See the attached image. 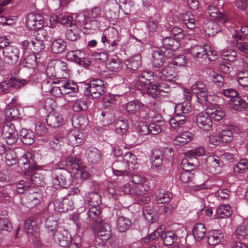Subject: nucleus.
Segmentation results:
<instances>
[{
    "mask_svg": "<svg viewBox=\"0 0 248 248\" xmlns=\"http://www.w3.org/2000/svg\"><path fill=\"white\" fill-rule=\"evenodd\" d=\"M88 217L93 221L92 228L98 231V237L103 242L108 240V232L106 228L107 224H103L100 207H91L88 212Z\"/></svg>",
    "mask_w": 248,
    "mask_h": 248,
    "instance_id": "obj_1",
    "label": "nucleus"
},
{
    "mask_svg": "<svg viewBox=\"0 0 248 248\" xmlns=\"http://www.w3.org/2000/svg\"><path fill=\"white\" fill-rule=\"evenodd\" d=\"M192 110L191 102L185 101L176 105L174 109L175 115L171 118L169 121L170 126L177 130L183 129L186 123V117L182 114H187Z\"/></svg>",
    "mask_w": 248,
    "mask_h": 248,
    "instance_id": "obj_2",
    "label": "nucleus"
},
{
    "mask_svg": "<svg viewBox=\"0 0 248 248\" xmlns=\"http://www.w3.org/2000/svg\"><path fill=\"white\" fill-rule=\"evenodd\" d=\"M53 239L60 246L66 248H78L80 239L72 238L67 231L62 228L57 230L53 234Z\"/></svg>",
    "mask_w": 248,
    "mask_h": 248,
    "instance_id": "obj_3",
    "label": "nucleus"
},
{
    "mask_svg": "<svg viewBox=\"0 0 248 248\" xmlns=\"http://www.w3.org/2000/svg\"><path fill=\"white\" fill-rule=\"evenodd\" d=\"M107 83L100 79H93L85 85V93L88 96L97 98L106 91Z\"/></svg>",
    "mask_w": 248,
    "mask_h": 248,
    "instance_id": "obj_4",
    "label": "nucleus"
},
{
    "mask_svg": "<svg viewBox=\"0 0 248 248\" xmlns=\"http://www.w3.org/2000/svg\"><path fill=\"white\" fill-rule=\"evenodd\" d=\"M173 156L174 151L172 147H166L163 151L159 149L155 148L152 152V166L157 168L161 166L164 159L170 160L173 158Z\"/></svg>",
    "mask_w": 248,
    "mask_h": 248,
    "instance_id": "obj_5",
    "label": "nucleus"
},
{
    "mask_svg": "<svg viewBox=\"0 0 248 248\" xmlns=\"http://www.w3.org/2000/svg\"><path fill=\"white\" fill-rule=\"evenodd\" d=\"M1 137L8 145L15 144L18 139V132L16 124L11 122H4L2 127Z\"/></svg>",
    "mask_w": 248,
    "mask_h": 248,
    "instance_id": "obj_6",
    "label": "nucleus"
},
{
    "mask_svg": "<svg viewBox=\"0 0 248 248\" xmlns=\"http://www.w3.org/2000/svg\"><path fill=\"white\" fill-rule=\"evenodd\" d=\"M52 184L56 188H67L71 184V175L65 170L52 172Z\"/></svg>",
    "mask_w": 248,
    "mask_h": 248,
    "instance_id": "obj_7",
    "label": "nucleus"
},
{
    "mask_svg": "<svg viewBox=\"0 0 248 248\" xmlns=\"http://www.w3.org/2000/svg\"><path fill=\"white\" fill-rule=\"evenodd\" d=\"M138 77L139 81L136 84L137 90L141 91L143 93H146L147 94V90L153 85L152 84L154 80L153 73L144 71L140 73Z\"/></svg>",
    "mask_w": 248,
    "mask_h": 248,
    "instance_id": "obj_8",
    "label": "nucleus"
},
{
    "mask_svg": "<svg viewBox=\"0 0 248 248\" xmlns=\"http://www.w3.org/2000/svg\"><path fill=\"white\" fill-rule=\"evenodd\" d=\"M170 91V86L166 82H161L154 84L147 90V94L153 98H157L159 96H166Z\"/></svg>",
    "mask_w": 248,
    "mask_h": 248,
    "instance_id": "obj_9",
    "label": "nucleus"
},
{
    "mask_svg": "<svg viewBox=\"0 0 248 248\" xmlns=\"http://www.w3.org/2000/svg\"><path fill=\"white\" fill-rule=\"evenodd\" d=\"M86 54L81 49H77L69 51L66 54V57L83 67H87L90 64L89 59L85 57Z\"/></svg>",
    "mask_w": 248,
    "mask_h": 248,
    "instance_id": "obj_10",
    "label": "nucleus"
},
{
    "mask_svg": "<svg viewBox=\"0 0 248 248\" xmlns=\"http://www.w3.org/2000/svg\"><path fill=\"white\" fill-rule=\"evenodd\" d=\"M149 189V186L145 184H136L131 186L130 184L127 183L123 187L124 193L135 196L145 195Z\"/></svg>",
    "mask_w": 248,
    "mask_h": 248,
    "instance_id": "obj_11",
    "label": "nucleus"
},
{
    "mask_svg": "<svg viewBox=\"0 0 248 248\" xmlns=\"http://www.w3.org/2000/svg\"><path fill=\"white\" fill-rule=\"evenodd\" d=\"M161 49L167 53V57L171 58L173 55L175 50L178 49L180 46V43L179 41L174 39L171 37H166L161 40Z\"/></svg>",
    "mask_w": 248,
    "mask_h": 248,
    "instance_id": "obj_12",
    "label": "nucleus"
},
{
    "mask_svg": "<svg viewBox=\"0 0 248 248\" xmlns=\"http://www.w3.org/2000/svg\"><path fill=\"white\" fill-rule=\"evenodd\" d=\"M26 23L27 28L30 30H37L43 27L45 22L44 18L41 15L31 13L26 17Z\"/></svg>",
    "mask_w": 248,
    "mask_h": 248,
    "instance_id": "obj_13",
    "label": "nucleus"
},
{
    "mask_svg": "<svg viewBox=\"0 0 248 248\" xmlns=\"http://www.w3.org/2000/svg\"><path fill=\"white\" fill-rule=\"evenodd\" d=\"M4 60L9 64L16 63L19 58V50L13 46H9L2 51Z\"/></svg>",
    "mask_w": 248,
    "mask_h": 248,
    "instance_id": "obj_14",
    "label": "nucleus"
},
{
    "mask_svg": "<svg viewBox=\"0 0 248 248\" xmlns=\"http://www.w3.org/2000/svg\"><path fill=\"white\" fill-rule=\"evenodd\" d=\"M34 159V155L31 153L27 152L20 157L18 160V164L20 165H23L25 170L32 171L37 168Z\"/></svg>",
    "mask_w": 248,
    "mask_h": 248,
    "instance_id": "obj_15",
    "label": "nucleus"
},
{
    "mask_svg": "<svg viewBox=\"0 0 248 248\" xmlns=\"http://www.w3.org/2000/svg\"><path fill=\"white\" fill-rule=\"evenodd\" d=\"M77 24L79 23L80 27L82 28V31L84 34H91L97 30L98 28V22L97 20L87 19V18L84 20L77 21Z\"/></svg>",
    "mask_w": 248,
    "mask_h": 248,
    "instance_id": "obj_16",
    "label": "nucleus"
},
{
    "mask_svg": "<svg viewBox=\"0 0 248 248\" xmlns=\"http://www.w3.org/2000/svg\"><path fill=\"white\" fill-rule=\"evenodd\" d=\"M196 121L197 126L203 130L208 131L211 128L212 122L207 112L199 113Z\"/></svg>",
    "mask_w": 248,
    "mask_h": 248,
    "instance_id": "obj_17",
    "label": "nucleus"
},
{
    "mask_svg": "<svg viewBox=\"0 0 248 248\" xmlns=\"http://www.w3.org/2000/svg\"><path fill=\"white\" fill-rule=\"evenodd\" d=\"M54 209L55 211L59 212H66L72 210L73 202L68 198L63 199H56L54 201Z\"/></svg>",
    "mask_w": 248,
    "mask_h": 248,
    "instance_id": "obj_18",
    "label": "nucleus"
},
{
    "mask_svg": "<svg viewBox=\"0 0 248 248\" xmlns=\"http://www.w3.org/2000/svg\"><path fill=\"white\" fill-rule=\"evenodd\" d=\"M159 73L160 78L166 81H171L177 76L175 67L171 65L164 67Z\"/></svg>",
    "mask_w": 248,
    "mask_h": 248,
    "instance_id": "obj_19",
    "label": "nucleus"
},
{
    "mask_svg": "<svg viewBox=\"0 0 248 248\" xmlns=\"http://www.w3.org/2000/svg\"><path fill=\"white\" fill-rule=\"evenodd\" d=\"M167 53L162 49H157L154 51L152 55L151 62L155 68H160L164 63V57H167Z\"/></svg>",
    "mask_w": 248,
    "mask_h": 248,
    "instance_id": "obj_20",
    "label": "nucleus"
},
{
    "mask_svg": "<svg viewBox=\"0 0 248 248\" xmlns=\"http://www.w3.org/2000/svg\"><path fill=\"white\" fill-rule=\"evenodd\" d=\"M205 33L209 36H214L222 30L219 22L208 21L204 24L203 27Z\"/></svg>",
    "mask_w": 248,
    "mask_h": 248,
    "instance_id": "obj_21",
    "label": "nucleus"
},
{
    "mask_svg": "<svg viewBox=\"0 0 248 248\" xmlns=\"http://www.w3.org/2000/svg\"><path fill=\"white\" fill-rule=\"evenodd\" d=\"M208 13L210 16L215 18H216L218 22L221 24H224L229 21L227 16L220 12L218 8L214 5H210L208 6Z\"/></svg>",
    "mask_w": 248,
    "mask_h": 248,
    "instance_id": "obj_22",
    "label": "nucleus"
},
{
    "mask_svg": "<svg viewBox=\"0 0 248 248\" xmlns=\"http://www.w3.org/2000/svg\"><path fill=\"white\" fill-rule=\"evenodd\" d=\"M82 163L79 157L75 155H68L66 158V166L71 169L73 173L79 169L82 166Z\"/></svg>",
    "mask_w": 248,
    "mask_h": 248,
    "instance_id": "obj_23",
    "label": "nucleus"
},
{
    "mask_svg": "<svg viewBox=\"0 0 248 248\" xmlns=\"http://www.w3.org/2000/svg\"><path fill=\"white\" fill-rule=\"evenodd\" d=\"M193 138V134L189 131L181 132L173 140V143L176 145L184 146L190 142Z\"/></svg>",
    "mask_w": 248,
    "mask_h": 248,
    "instance_id": "obj_24",
    "label": "nucleus"
},
{
    "mask_svg": "<svg viewBox=\"0 0 248 248\" xmlns=\"http://www.w3.org/2000/svg\"><path fill=\"white\" fill-rule=\"evenodd\" d=\"M69 143L73 146H78L83 143V134L76 130L70 132L67 135Z\"/></svg>",
    "mask_w": 248,
    "mask_h": 248,
    "instance_id": "obj_25",
    "label": "nucleus"
},
{
    "mask_svg": "<svg viewBox=\"0 0 248 248\" xmlns=\"http://www.w3.org/2000/svg\"><path fill=\"white\" fill-rule=\"evenodd\" d=\"M100 9L99 7H95L91 11L85 13H80L77 16V21L84 20L86 18L87 19L96 20L95 18L99 17L100 15Z\"/></svg>",
    "mask_w": 248,
    "mask_h": 248,
    "instance_id": "obj_26",
    "label": "nucleus"
},
{
    "mask_svg": "<svg viewBox=\"0 0 248 248\" xmlns=\"http://www.w3.org/2000/svg\"><path fill=\"white\" fill-rule=\"evenodd\" d=\"M230 105L232 108L237 111H243L247 108V103L237 94L230 100Z\"/></svg>",
    "mask_w": 248,
    "mask_h": 248,
    "instance_id": "obj_27",
    "label": "nucleus"
},
{
    "mask_svg": "<svg viewBox=\"0 0 248 248\" xmlns=\"http://www.w3.org/2000/svg\"><path fill=\"white\" fill-rule=\"evenodd\" d=\"M51 18H53V20H55L57 22L67 27H71L76 22L73 20L72 17L64 14H57L51 16Z\"/></svg>",
    "mask_w": 248,
    "mask_h": 248,
    "instance_id": "obj_28",
    "label": "nucleus"
},
{
    "mask_svg": "<svg viewBox=\"0 0 248 248\" xmlns=\"http://www.w3.org/2000/svg\"><path fill=\"white\" fill-rule=\"evenodd\" d=\"M88 161L93 164L99 163L101 159L102 153L100 150L95 147H90L87 150Z\"/></svg>",
    "mask_w": 248,
    "mask_h": 248,
    "instance_id": "obj_29",
    "label": "nucleus"
},
{
    "mask_svg": "<svg viewBox=\"0 0 248 248\" xmlns=\"http://www.w3.org/2000/svg\"><path fill=\"white\" fill-rule=\"evenodd\" d=\"M46 122L48 126L58 128L63 123V118L60 114H49L46 117Z\"/></svg>",
    "mask_w": 248,
    "mask_h": 248,
    "instance_id": "obj_30",
    "label": "nucleus"
},
{
    "mask_svg": "<svg viewBox=\"0 0 248 248\" xmlns=\"http://www.w3.org/2000/svg\"><path fill=\"white\" fill-rule=\"evenodd\" d=\"M20 137L23 144L30 145L34 142L35 135L31 130L22 129L20 132Z\"/></svg>",
    "mask_w": 248,
    "mask_h": 248,
    "instance_id": "obj_31",
    "label": "nucleus"
},
{
    "mask_svg": "<svg viewBox=\"0 0 248 248\" xmlns=\"http://www.w3.org/2000/svg\"><path fill=\"white\" fill-rule=\"evenodd\" d=\"M57 225L58 217L56 216L50 215L46 218L45 228L48 232L53 234L57 230H59L60 228H57Z\"/></svg>",
    "mask_w": 248,
    "mask_h": 248,
    "instance_id": "obj_32",
    "label": "nucleus"
},
{
    "mask_svg": "<svg viewBox=\"0 0 248 248\" xmlns=\"http://www.w3.org/2000/svg\"><path fill=\"white\" fill-rule=\"evenodd\" d=\"M217 218H226L231 216L232 210L229 204H223L219 206L216 210Z\"/></svg>",
    "mask_w": 248,
    "mask_h": 248,
    "instance_id": "obj_33",
    "label": "nucleus"
},
{
    "mask_svg": "<svg viewBox=\"0 0 248 248\" xmlns=\"http://www.w3.org/2000/svg\"><path fill=\"white\" fill-rule=\"evenodd\" d=\"M18 109L15 107L7 108L5 111L4 122L17 123L16 119L19 117Z\"/></svg>",
    "mask_w": 248,
    "mask_h": 248,
    "instance_id": "obj_34",
    "label": "nucleus"
},
{
    "mask_svg": "<svg viewBox=\"0 0 248 248\" xmlns=\"http://www.w3.org/2000/svg\"><path fill=\"white\" fill-rule=\"evenodd\" d=\"M66 48V43L63 39L58 38L52 41L51 45L52 51L55 53H61Z\"/></svg>",
    "mask_w": 248,
    "mask_h": 248,
    "instance_id": "obj_35",
    "label": "nucleus"
},
{
    "mask_svg": "<svg viewBox=\"0 0 248 248\" xmlns=\"http://www.w3.org/2000/svg\"><path fill=\"white\" fill-rule=\"evenodd\" d=\"M131 225V220L123 216L119 217L116 221L117 229L120 232H124Z\"/></svg>",
    "mask_w": 248,
    "mask_h": 248,
    "instance_id": "obj_36",
    "label": "nucleus"
},
{
    "mask_svg": "<svg viewBox=\"0 0 248 248\" xmlns=\"http://www.w3.org/2000/svg\"><path fill=\"white\" fill-rule=\"evenodd\" d=\"M144 107V104L136 100L128 102L126 106V109L128 113L134 114L140 111Z\"/></svg>",
    "mask_w": 248,
    "mask_h": 248,
    "instance_id": "obj_37",
    "label": "nucleus"
},
{
    "mask_svg": "<svg viewBox=\"0 0 248 248\" xmlns=\"http://www.w3.org/2000/svg\"><path fill=\"white\" fill-rule=\"evenodd\" d=\"M141 56L136 55L125 61V64L127 68L133 71L137 70L140 67L141 64Z\"/></svg>",
    "mask_w": 248,
    "mask_h": 248,
    "instance_id": "obj_38",
    "label": "nucleus"
},
{
    "mask_svg": "<svg viewBox=\"0 0 248 248\" xmlns=\"http://www.w3.org/2000/svg\"><path fill=\"white\" fill-rule=\"evenodd\" d=\"M171 197V193L166 192L163 189H159L155 192V200L159 204L169 202Z\"/></svg>",
    "mask_w": 248,
    "mask_h": 248,
    "instance_id": "obj_39",
    "label": "nucleus"
},
{
    "mask_svg": "<svg viewBox=\"0 0 248 248\" xmlns=\"http://www.w3.org/2000/svg\"><path fill=\"white\" fill-rule=\"evenodd\" d=\"M24 227L27 233L30 235H33L37 232V227L33 217L25 220Z\"/></svg>",
    "mask_w": 248,
    "mask_h": 248,
    "instance_id": "obj_40",
    "label": "nucleus"
},
{
    "mask_svg": "<svg viewBox=\"0 0 248 248\" xmlns=\"http://www.w3.org/2000/svg\"><path fill=\"white\" fill-rule=\"evenodd\" d=\"M160 236L164 244L166 246H170L173 244L177 240V236L172 231L162 232Z\"/></svg>",
    "mask_w": 248,
    "mask_h": 248,
    "instance_id": "obj_41",
    "label": "nucleus"
},
{
    "mask_svg": "<svg viewBox=\"0 0 248 248\" xmlns=\"http://www.w3.org/2000/svg\"><path fill=\"white\" fill-rule=\"evenodd\" d=\"M192 232L196 240L200 241L205 237L206 230L202 223H199L194 226Z\"/></svg>",
    "mask_w": 248,
    "mask_h": 248,
    "instance_id": "obj_42",
    "label": "nucleus"
},
{
    "mask_svg": "<svg viewBox=\"0 0 248 248\" xmlns=\"http://www.w3.org/2000/svg\"><path fill=\"white\" fill-rule=\"evenodd\" d=\"M223 238V234L219 232L217 230H214L211 232L207 237V242L210 245H216L218 244Z\"/></svg>",
    "mask_w": 248,
    "mask_h": 248,
    "instance_id": "obj_43",
    "label": "nucleus"
},
{
    "mask_svg": "<svg viewBox=\"0 0 248 248\" xmlns=\"http://www.w3.org/2000/svg\"><path fill=\"white\" fill-rule=\"evenodd\" d=\"M235 234L242 238L248 235V220L243 219V222L236 227Z\"/></svg>",
    "mask_w": 248,
    "mask_h": 248,
    "instance_id": "obj_44",
    "label": "nucleus"
},
{
    "mask_svg": "<svg viewBox=\"0 0 248 248\" xmlns=\"http://www.w3.org/2000/svg\"><path fill=\"white\" fill-rule=\"evenodd\" d=\"M190 54L194 57L202 58L204 55H209L206 49L200 45H194L192 46L190 49Z\"/></svg>",
    "mask_w": 248,
    "mask_h": 248,
    "instance_id": "obj_45",
    "label": "nucleus"
},
{
    "mask_svg": "<svg viewBox=\"0 0 248 248\" xmlns=\"http://www.w3.org/2000/svg\"><path fill=\"white\" fill-rule=\"evenodd\" d=\"M39 54L35 53H31L25 59L26 66L29 68H35L40 60Z\"/></svg>",
    "mask_w": 248,
    "mask_h": 248,
    "instance_id": "obj_46",
    "label": "nucleus"
},
{
    "mask_svg": "<svg viewBox=\"0 0 248 248\" xmlns=\"http://www.w3.org/2000/svg\"><path fill=\"white\" fill-rule=\"evenodd\" d=\"M114 127L116 132L121 135L124 134L128 129V125L125 120H118L115 123Z\"/></svg>",
    "mask_w": 248,
    "mask_h": 248,
    "instance_id": "obj_47",
    "label": "nucleus"
},
{
    "mask_svg": "<svg viewBox=\"0 0 248 248\" xmlns=\"http://www.w3.org/2000/svg\"><path fill=\"white\" fill-rule=\"evenodd\" d=\"M207 113L211 120L214 119L216 121H219L225 116V113L222 109L218 107H215L211 110V112H208Z\"/></svg>",
    "mask_w": 248,
    "mask_h": 248,
    "instance_id": "obj_48",
    "label": "nucleus"
},
{
    "mask_svg": "<svg viewBox=\"0 0 248 248\" xmlns=\"http://www.w3.org/2000/svg\"><path fill=\"white\" fill-rule=\"evenodd\" d=\"M183 22L187 28L192 30L196 26V20L194 16L190 13L185 14L183 15Z\"/></svg>",
    "mask_w": 248,
    "mask_h": 248,
    "instance_id": "obj_49",
    "label": "nucleus"
},
{
    "mask_svg": "<svg viewBox=\"0 0 248 248\" xmlns=\"http://www.w3.org/2000/svg\"><path fill=\"white\" fill-rule=\"evenodd\" d=\"M63 88L64 90V94L75 93L78 91V86L74 82L71 81H62Z\"/></svg>",
    "mask_w": 248,
    "mask_h": 248,
    "instance_id": "obj_50",
    "label": "nucleus"
},
{
    "mask_svg": "<svg viewBox=\"0 0 248 248\" xmlns=\"http://www.w3.org/2000/svg\"><path fill=\"white\" fill-rule=\"evenodd\" d=\"M237 57L236 51L232 49L224 50L221 53L222 58L230 62H234Z\"/></svg>",
    "mask_w": 248,
    "mask_h": 248,
    "instance_id": "obj_51",
    "label": "nucleus"
},
{
    "mask_svg": "<svg viewBox=\"0 0 248 248\" xmlns=\"http://www.w3.org/2000/svg\"><path fill=\"white\" fill-rule=\"evenodd\" d=\"M248 169V161L246 159H242L233 168V171L235 173L243 174Z\"/></svg>",
    "mask_w": 248,
    "mask_h": 248,
    "instance_id": "obj_52",
    "label": "nucleus"
},
{
    "mask_svg": "<svg viewBox=\"0 0 248 248\" xmlns=\"http://www.w3.org/2000/svg\"><path fill=\"white\" fill-rule=\"evenodd\" d=\"M5 162L9 166L15 165L17 161L16 152L12 149H8L5 153Z\"/></svg>",
    "mask_w": 248,
    "mask_h": 248,
    "instance_id": "obj_53",
    "label": "nucleus"
},
{
    "mask_svg": "<svg viewBox=\"0 0 248 248\" xmlns=\"http://www.w3.org/2000/svg\"><path fill=\"white\" fill-rule=\"evenodd\" d=\"M122 67V63L117 56L109 61V71L117 73Z\"/></svg>",
    "mask_w": 248,
    "mask_h": 248,
    "instance_id": "obj_54",
    "label": "nucleus"
},
{
    "mask_svg": "<svg viewBox=\"0 0 248 248\" xmlns=\"http://www.w3.org/2000/svg\"><path fill=\"white\" fill-rule=\"evenodd\" d=\"M88 202L91 207H99L101 196L97 192H92L89 194Z\"/></svg>",
    "mask_w": 248,
    "mask_h": 248,
    "instance_id": "obj_55",
    "label": "nucleus"
},
{
    "mask_svg": "<svg viewBox=\"0 0 248 248\" xmlns=\"http://www.w3.org/2000/svg\"><path fill=\"white\" fill-rule=\"evenodd\" d=\"M194 177L193 173L188 170L183 169L179 173V180L183 183H188L192 180Z\"/></svg>",
    "mask_w": 248,
    "mask_h": 248,
    "instance_id": "obj_56",
    "label": "nucleus"
},
{
    "mask_svg": "<svg viewBox=\"0 0 248 248\" xmlns=\"http://www.w3.org/2000/svg\"><path fill=\"white\" fill-rule=\"evenodd\" d=\"M30 181L36 186H43L45 183L43 176L39 173L31 174L30 176Z\"/></svg>",
    "mask_w": 248,
    "mask_h": 248,
    "instance_id": "obj_57",
    "label": "nucleus"
},
{
    "mask_svg": "<svg viewBox=\"0 0 248 248\" xmlns=\"http://www.w3.org/2000/svg\"><path fill=\"white\" fill-rule=\"evenodd\" d=\"M237 80L241 86L248 87V71L240 72L237 75Z\"/></svg>",
    "mask_w": 248,
    "mask_h": 248,
    "instance_id": "obj_58",
    "label": "nucleus"
},
{
    "mask_svg": "<svg viewBox=\"0 0 248 248\" xmlns=\"http://www.w3.org/2000/svg\"><path fill=\"white\" fill-rule=\"evenodd\" d=\"M63 138L62 137H54L49 141V146L53 150L55 151L59 150L61 146L63 144V141L62 140Z\"/></svg>",
    "mask_w": 248,
    "mask_h": 248,
    "instance_id": "obj_59",
    "label": "nucleus"
},
{
    "mask_svg": "<svg viewBox=\"0 0 248 248\" xmlns=\"http://www.w3.org/2000/svg\"><path fill=\"white\" fill-rule=\"evenodd\" d=\"M88 108L86 101L83 99H79L75 101L73 105V109L75 112L86 110Z\"/></svg>",
    "mask_w": 248,
    "mask_h": 248,
    "instance_id": "obj_60",
    "label": "nucleus"
},
{
    "mask_svg": "<svg viewBox=\"0 0 248 248\" xmlns=\"http://www.w3.org/2000/svg\"><path fill=\"white\" fill-rule=\"evenodd\" d=\"M197 162L196 158L186 155V157L183 160L182 165L183 168L192 170L194 167V164Z\"/></svg>",
    "mask_w": 248,
    "mask_h": 248,
    "instance_id": "obj_61",
    "label": "nucleus"
},
{
    "mask_svg": "<svg viewBox=\"0 0 248 248\" xmlns=\"http://www.w3.org/2000/svg\"><path fill=\"white\" fill-rule=\"evenodd\" d=\"M222 143H228L232 140L233 134L231 131L224 130L219 133Z\"/></svg>",
    "mask_w": 248,
    "mask_h": 248,
    "instance_id": "obj_62",
    "label": "nucleus"
},
{
    "mask_svg": "<svg viewBox=\"0 0 248 248\" xmlns=\"http://www.w3.org/2000/svg\"><path fill=\"white\" fill-rule=\"evenodd\" d=\"M30 187V183L24 180H21L16 184V191L19 194H22L25 191L28 190Z\"/></svg>",
    "mask_w": 248,
    "mask_h": 248,
    "instance_id": "obj_63",
    "label": "nucleus"
},
{
    "mask_svg": "<svg viewBox=\"0 0 248 248\" xmlns=\"http://www.w3.org/2000/svg\"><path fill=\"white\" fill-rule=\"evenodd\" d=\"M65 37L70 41H75L79 37V34L77 30L68 29L66 31Z\"/></svg>",
    "mask_w": 248,
    "mask_h": 248,
    "instance_id": "obj_64",
    "label": "nucleus"
}]
</instances>
